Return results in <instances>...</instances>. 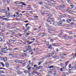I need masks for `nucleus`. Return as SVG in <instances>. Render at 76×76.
<instances>
[{
  "label": "nucleus",
  "mask_w": 76,
  "mask_h": 76,
  "mask_svg": "<svg viewBox=\"0 0 76 76\" xmlns=\"http://www.w3.org/2000/svg\"><path fill=\"white\" fill-rule=\"evenodd\" d=\"M69 75V73L67 72H64L63 73V75Z\"/></svg>",
  "instance_id": "obj_14"
},
{
  "label": "nucleus",
  "mask_w": 76,
  "mask_h": 76,
  "mask_svg": "<svg viewBox=\"0 0 76 76\" xmlns=\"http://www.w3.org/2000/svg\"><path fill=\"white\" fill-rule=\"evenodd\" d=\"M24 32L25 34H26V33H27V30L26 29L25 30Z\"/></svg>",
  "instance_id": "obj_56"
},
{
  "label": "nucleus",
  "mask_w": 76,
  "mask_h": 76,
  "mask_svg": "<svg viewBox=\"0 0 76 76\" xmlns=\"http://www.w3.org/2000/svg\"><path fill=\"white\" fill-rule=\"evenodd\" d=\"M21 16H22V14H20L18 15V17H21Z\"/></svg>",
  "instance_id": "obj_53"
},
{
  "label": "nucleus",
  "mask_w": 76,
  "mask_h": 76,
  "mask_svg": "<svg viewBox=\"0 0 76 76\" xmlns=\"http://www.w3.org/2000/svg\"><path fill=\"white\" fill-rule=\"evenodd\" d=\"M5 10H6L5 9H1V11L2 12H5Z\"/></svg>",
  "instance_id": "obj_54"
},
{
  "label": "nucleus",
  "mask_w": 76,
  "mask_h": 76,
  "mask_svg": "<svg viewBox=\"0 0 76 76\" xmlns=\"http://www.w3.org/2000/svg\"><path fill=\"white\" fill-rule=\"evenodd\" d=\"M66 21H67V22L68 23H70V22H71V20L69 19L66 20Z\"/></svg>",
  "instance_id": "obj_21"
},
{
  "label": "nucleus",
  "mask_w": 76,
  "mask_h": 76,
  "mask_svg": "<svg viewBox=\"0 0 76 76\" xmlns=\"http://www.w3.org/2000/svg\"><path fill=\"white\" fill-rule=\"evenodd\" d=\"M28 48L29 50L31 49V46L30 45H28Z\"/></svg>",
  "instance_id": "obj_42"
},
{
  "label": "nucleus",
  "mask_w": 76,
  "mask_h": 76,
  "mask_svg": "<svg viewBox=\"0 0 76 76\" xmlns=\"http://www.w3.org/2000/svg\"><path fill=\"white\" fill-rule=\"evenodd\" d=\"M15 4H21V1H17L15 2Z\"/></svg>",
  "instance_id": "obj_6"
},
{
  "label": "nucleus",
  "mask_w": 76,
  "mask_h": 76,
  "mask_svg": "<svg viewBox=\"0 0 76 76\" xmlns=\"http://www.w3.org/2000/svg\"><path fill=\"white\" fill-rule=\"evenodd\" d=\"M44 14H46V16H50V13H47V12L46 11H44Z\"/></svg>",
  "instance_id": "obj_8"
},
{
  "label": "nucleus",
  "mask_w": 76,
  "mask_h": 76,
  "mask_svg": "<svg viewBox=\"0 0 76 76\" xmlns=\"http://www.w3.org/2000/svg\"><path fill=\"white\" fill-rule=\"evenodd\" d=\"M63 21L62 20H60L58 22V26H61V25H62V23H63Z\"/></svg>",
  "instance_id": "obj_5"
},
{
  "label": "nucleus",
  "mask_w": 76,
  "mask_h": 76,
  "mask_svg": "<svg viewBox=\"0 0 76 76\" xmlns=\"http://www.w3.org/2000/svg\"><path fill=\"white\" fill-rule=\"evenodd\" d=\"M52 47H52V45H49L48 48H49V49H51Z\"/></svg>",
  "instance_id": "obj_20"
},
{
  "label": "nucleus",
  "mask_w": 76,
  "mask_h": 76,
  "mask_svg": "<svg viewBox=\"0 0 76 76\" xmlns=\"http://www.w3.org/2000/svg\"><path fill=\"white\" fill-rule=\"evenodd\" d=\"M34 42V41L30 42H29V41H28L27 42V43H28V45H30L32 44V43H33Z\"/></svg>",
  "instance_id": "obj_12"
},
{
  "label": "nucleus",
  "mask_w": 76,
  "mask_h": 76,
  "mask_svg": "<svg viewBox=\"0 0 76 76\" xmlns=\"http://www.w3.org/2000/svg\"><path fill=\"white\" fill-rule=\"evenodd\" d=\"M20 61L16 59L15 61V63H19V62Z\"/></svg>",
  "instance_id": "obj_27"
},
{
  "label": "nucleus",
  "mask_w": 76,
  "mask_h": 76,
  "mask_svg": "<svg viewBox=\"0 0 76 76\" xmlns=\"http://www.w3.org/2000/svg\"><path fill=\"white\" fill-rule=\"evenodd\" d=\"M30 34H31V32H30V31H28L27 33V34L25 35L26 37H28V35H30Z\"/></svg>",
  "instance_id": "obj_11"
},
{
  "label": "nucleus",
  "mask_w": 76,
  "mask_h": 76,
  "mask_svg": "<svg viewBox=\"0 0 76 76\" xmlns=\"http://www.w3.org/2000/svg\"><path fill=\"white\" fill-rule=\"evenodd\" d=\"M21 4H23V6H27V5H26V4H25V3L24 2H21Z\"/></svg>",
  "instance_id": "obj_28"
},
{
  "label": "nucleus",
  "mask_w": 76,
  "mask_h": 76,
  "mask_svg": "<svg viewBox=\"0 0 76 76\" xmlns=\"http://www.w3.org/2000/svg\"><path fill=\"white\" fill-rule=\"evenodd\" d=\"M69 61H67L66 62H65V64H66L65 67H66L67 66V65L68 64V63H69Z\"/></svg>",
  "instance_id": "obj_26"
},
{
  "label": "nucleus",
  "mask_w": 76,
  "mask_h": 76,
  "mask_svg": "<svg viewBox=\"0 0 76 76\" xmlns=\"http://www.w3.org/2000/svg\"><path fill=\"white\" fill-rule=\"evenodd\" d=\"M16 17H19V13L18 12H16Z\"/></svg>",
  "instance_id": "obj_32"
},
{
  "label": "nucleus",
  "mask_w": 76,
  "mask_h": 76,
  "mask_svg": "<svg viewBox=\"0 0 76 76\" xmlns=\"http://www.w3.org/2000/svg\"><path fill=\"white\" fill-rule=\"evenodd\" d=\"M54 52H53L52 53H50V55H54Z\"/></svg>",
  "instance_id": "obj_52"
},
{
  "label": "nucleus",
  "mask_w": 76,
  "mask_h": 76,
  "mask_svg": "<svg viewBox=\"0 0 76 76\" xmlns=\"http://www.w3.org/2000/svg\"><path fill=\"white\" fill-rule=\"evenodd\" d=\"M16 74L15 73L12 75V76H16Z\"/></svg>",
  "instance_id": "obj_63"
},
{
  "label": "nucleus",
  "mask_w": 76,
  "mask_h": 76,
  "mask_svg": "<svg viewBox=\"0 0 76 76\" xmlns=\"http://www.w3.org/2000/svg\"><path fill=\"white\" fill-rule=\"evenodd\" d=\"M7 47L5 46L3 48H1V50L2 52H4L5 51H7Z\"/></svg>",
  "instance_id": "obj_3"
},
{
  "label": "nucleus",
  "mask_w": 76,
  "mask_h": 76,
  "mask_svg": "<svg viewBox=\"0 0 76 76\" xmlns=\"http://www.w3.org/2000/svg\"><path fill=\"white\" fill-rule=\"evenodd\" d=\"M18 43L19 44H21V45H22V44H26V42L23 41V42L21 43H20V42H18Z\"/></svg>",
  "instance_id": "obj_17"
},
{
  "label": "nucleus",
  "mask_w": 76,
  "mask_h": 76,
  "mask_svg": "<svg viewBox=\"0 0 76 76\" xmlns=\"http://www.w3.org/2000/svg\"><path fill=\"white\" fill-rule=\"evenodd\" d=\"M39 35H45V33H39Z\"/></svg>",
  "instance_id": "obj_22"
},
{
  "label": "nucleus",
  "mask_w": 76,
  "mask_h": 76,
  "mask_svg": "<svg viewBox=\"0 0 76 76\" xmlns=\"http://www.w3.org/2000/svg\"><path fill=\"white\" fill-rule=\"evenodd\" d=\"M7 44L8 47H10V43H9V42H7Z\"/></svg>",
  "instance_id": "obj_38"
},
{
  "label": "nucleus",
  "mask_w": 76,
  "mask_h": 76,
  "mask_svg": "<svg viewBox=\"0 0 76 76\" xmlns=\"http://www.w3.org/2000/svg\"><path fill=\"white\" fill-rule=\"evenodd\" d=\"M26 51H29V48H28V47H25Z\"/></svg>",
  "instance_id": "obj_15"
},
{
  "label": "nucleus",
  "mask_w": 76,
  "mask_h": 76,
  "mask_svg": "<svg viewBox=\"0 0 76 76\" xmlns=\"http://www.w3.org/2000/svg\"><path fill=\"white\" fill-rule=\"evenodd\" d=\"M7 28H9L10 27V25L8 24L7 25Z\"/></svg>",
  "instance_id": "obj_43"
},
{
  "label": "nucleus",
  "mask_w": 76,
  "mask_h": 76,
  "mask_svg": "<svg viewBox=\"0 0 76 76\" xmlns=\"http://www.w3.org/2000/svg\"><path fill=\"white\" fill-rule=\"evenodd\" d=\"M45 25H46V27H48V28H49V25H48V24L47 23H46Z\"/></svg>",
  "instance_id": "obj_44"
},
{
  "label": "nucleus",
  "mask_w": 76,
  "mask_h": 76,
  "mask_svg": "<svg viewBox=\"0 0 76 76\" xmlns=\"http://www.w3.org/2000/svg\"><path fill=\"white\" fill-rule=\"evenodd\" d=\"M71 25H75V24L73 22H71L70 23Z\"/></svg>",
  "instance_id": "obj_34"
},
{
  "label": "nucleus",
  "mask_w": 76,
  "mask_h": 76,
  "mask_svg": "<svg viewBox=\"0 0 76 76\" xmlns=\"http://www.w3.org/2000/svg\"><path fill=\"white\" fill-rule=\"evenodd\" d=\"M31 65H32V62L30 64H29L27 66L26 68H28L30 66H31Z\"/></svg>",
  "instance_id": "obj_13"
},
{
  "label": "nucleus",
  "mask_w": 76,
  "mask_h": 76,
  "mask_svg": "<svg viewBox=\"0 0 76 76\" xmlns=\"http://www.w3.org/2000/svg\"><path fill=\"white\" fill-rule=\"evenodd\" d=\"M42 68V66H39L38 67H36V69L37 70V69H41V68Z\"/></svg>",
  "instance_id": "obj_9"
},
{
  "label": "nucleus",
  "mask_w": 76,
  "mask_h": 76,
  "mask_svg": "<svg viewBox=\"0 0 76 76\" xmlns=\"http://www.w3.org/2000/svg\"><path fill=\"white\" fill-rule=\"evenodd\" d=\"M7 52H5L4 53H9V51L10 52V53H13V50L10 48H7Z\"/></svg>",
  "instance_id": "obj_1"
},
{
  "label": "nucleus",
  "mask_w": 76,
  "mask_h": 76,
  "mask_svg": "<svg viewBox=\"0 0 76 76\" xmlns=\"http://www.w3.org/2000/svg\"><path fill=\"white\" fill-rule=\"evenodd\" d=\"M32 35H36V33L35 32H34L32 34Z\"/></svg>",
  "instance_id": "obj_64"
},
{
  "label": "nucleus",
  "mask_w": 76,
  "mask_h": 76,
  "mask_svg": "<svg viewBox=\"0 0 76 76\" xmlns=\"http://www.w3.org/2000/svg\"><path fill=\"white\" fill-rule=\"evenodd\" d=\"M54 21V19L53 18H51L50 20L49 19H47V22L48 24H51V22H53Z\"/></svg>",
  "instance_id": "obj_2"
},
{
  "label": "nucleus",
  "mask_w": 76,
  "mask_h": 76,
  "mask_svg": "<svg viewBox=\"0 0 76 76\" xmlns=\"http://www.w3.org/2000/svg\"><path fill=\"white\" fill-rule=\"evenodd\" d=\"M19 48H14L13 49V50H18V49Z\"/></svg>",
  "instance_id": "obj_45"
},
{
  "label": "nucleus",
  "mask_w": 76,
  "mask_h": 76,
  "mask_svg": "<svg viewBox=\"0 0 76 76\" xmlns=\"http://www.w3.org/2000/svg\"><path fill=\"white\" fill-rule=\"evenodd\" d=\"M0 66H1V67L2 66L3 67H4V64L3 63L0 62Z\"/></svg>",
  "instance_id": "obj_7"
},
{
  "label": "nucleus",
  "mask_w": 76,
  "mask_h": 76,
  "mask_svg": "<svg viewBox=\"0 0 76 76\" xmlns=\"http://www.w3.org/2000/svg\"><path fill=\"white\" fill-rule=\"evenodd\" d=\"M63 37H64V38H67V35L66 34H64L63 35Z\"/></svg>",
  "instance_id": "obj_33"
},
{
  "label": "nucleus",
  "mask_w": 76,
  "mask_h": 76,
  "mask_svg": "<svg viewBox=\"0 0 76 76\" xmlns=\"http://www.w3.org/2000/svg\"><path fill=\"white\" fill-rule=\"evenodd\" d=\"M69 69H70V68H72V64H70L69 65Z\"/></svg>",
  "instance_id": "obj_31"
},
{
  "label": "nucleus",
  "mask_w": 76,
  "mask_h": 76,
  "mask_svg": "<svg viewBox=\"0 0 76 76\" xmlns=\"http://www.w3.org/2000/svg\"><path fill=\"white\" fill-rule=\"evenodd\" d=\"M28 70H25L24 71V72L25 73H28Z\"/></svg>",
  "instance_id": "obj_35"
},
{
  "label": "nucleus",
  "mask_w": 76,
  "mask_h": 76,
  "mask_svg": "<svg viewBox=\"0 0 76 76\" xmlns=\"http://www.w3.org/2000/svg\"><path fill=\"white\" fill-rule=\"evenodd\" d=\"M35 71L34 70L33 71V72H32L31 73V74H32V75H35Z\"/></svg>",
  "instance_id": "obj_37"
},
{
  "label": "nucleus",
  "mask_w": 76,
  "mask_h": 76,
  "mask_svg": "<svg viewBox=\"0 0 76 76\" xmlns=\"http://www.w3.org/2000/svg\"><path fill=\"white\" fill-rule=\"evenodd\" d=\"M69 6L72 7H71V9H73V10H75V8L76 7L73 6V4H71L69 5Z\"/></svg>",
  "instance_id": "obj_4"
},
{
  "label": "nucleus",
  "mask_w": 76,
  "mask_h": 76,
  "mask_svg": "<svg viewBox=\"0 0 76 76\" xmlns=\"http://www.w3.org/2000/svg\"><path fill=\"white\" fill-rule=\"evenodd\" d=\"M17 73H19L20 75L21 74H22V72L20 71H18L17 72Z\"/></svg>",
  "instance_id": "obj_29"
},
{
  "label": "nucleus",
  "mask_w": 76,
  "mask_h": 76,
  "mask_svg": "<svg viewBox=\"0 0 76 76\" xmlns=\"http://www.w3.org/2000/svg\"><path fill=\"white\" fill-rule=\"evenodd\" d=\"M6 67H9V64H6Z\"/></svg>",
  "instance_id": "obj_36"
},
{
  "label": "nucleus",
  "mask_w": 76,
  "mask_h": 76,
  "mask_svg": "<svg viewBox=\"0 0 76 76\" xmlns=\"http://www.w3.org/2000/svg\"><path fill=\"white\" fill-rule=\"evenodd\" d=\"M3 59H4V61H6L7 60V58H4Z\"/></svg>",
  "instance_id": "obj_30"
},
{
  "label": "nucleus",
  "mask_w": 76,
  "mask_h": 76,
  "mask_svg": "<svg viewBox=\"0 0 76 76\" xmlns=\"http://www.w3.org/2000/svg\"><path fill=\"white\" fill-rule=\"evenodd\" d=\"M27 9H28V10H29V9H31V6L30 5H27Z\"/></svg>",
  "instance_id": "obj_10"
},
{
  "label": "nucleus",
  "mask_w": 76,
  "mask_h": 76,
  "mask_svg": "<svg viewBox=\"0 0 76 76\" xmlns=\"http://www.w3.org/2000/svg\"><path fill=\"white\" fill-rule=\"evenodd\" d=\"M54 66L53 65H52L49 66V69H51V68H52V69H54Z\"/></svg>",
  "instance_id": "obj_24"
},
{
  "label": "nucleus",
  "mask_w": 76,
  "mask_h": 76,
  "mask_svg": "<svg viewBox=\"0 0 76 76\" xmlns=\"http://www.w3.org/2000/svg\"><path fill=\"white\" fill-rule=\"evenodd\" d=\"M18 41L19 42H23V41L20 39H18Z\"/></svg>",
  "instance_id": "obj_51"
},
{
  "label": "nucleus",
  "mask_w": 76,
  "mask_h": 76,
  "mask_svg": "<svg viewBox=\"0 0 76 76\" xmlns=\"http://www.w3.org/2000/svg\"><path fill=\"white\" fill-rule=\"evenodd\" d=\"M41 13L42 15H44V11L43 10H41Z\"/></svg>",
  "instance_id": "obj_18"
},
{
  "label": "nucleus",
  "mask_w": 76,
  "mask_h": 76,
  "mask_svg": "<svg viewBox=\"0 0 76 76\" xmlns=\"http://www.w3.org/2000/svg\"><path fill=\"white\" fill-rule=\"evenodd\" d=\"M60 70L61 72H63L64 71L63 70V68H60Z\"/></svg>",
  "instance_id": "obj_58"
},
{
  "label": "nucleus",
  "mask_w": 76,
  "mask_h": 76,
  "mask_svg": "<svg viewBox=\"0 0 76 76\" xmlns=\"http://www.w3.org/2000/svg\"><path fill=\"white\" fill-rule=\"evenodd\" d=\"M10 17V13H8V15H7V18H9Z\"/></svg>",
  "instance_id": "obj_25"
},
{
  "label": "nucleus",
  "mask_w": 76,
  "mask_h": 76,
  "mask_svg": "<svg viewBox=\"0 0 76 76\" xmlns=\"http://www.w3.org/2000/svg\"><path fill=\"white\" fill-rule=\"evenodd\" d=\"M4 41V39H1V38H0V41Z\"/></svg>",
  "instance_id": "obj_47"
},
{
  "label": "nucleus",
  "mask_w": 76,
  "mask_h": 76,
  "mask_svg": "<svg viewBox=\"0 0 76 76\" xmlns=\"http://www.w3.org/2000/svg\"><path fill=\"white\" fill-rule=\"evenodd\" d=\"M59 65H60V66H61V67H63V64H62V63H61L60 64H59Z\"/></svg>",
  "instance_id": "obj_55"
},
{
  "label": "nucleus",
  "mask_w": 76,
  "mask_h": 76,
  "mask_svg": "<svg viewBox=\"0 0 76 76\" xmlns=\"http://www.w3.org/2000/svg\"><path fill=\"white\" fill-rule=\"evenodd\" d=\"M61 8H62V7H66V5H64L63 4H61L60 5Z\"/></svg>",
  "instance_id": "obj_19"
},
{
  "label": "nucleus",
  "mask_w": 76,
  "mask_h": 76,
  "mask_svg": "<svg viewBox=\"0 0 76 76\" xmlns=\"http://www.w3.org/2000/svg\"><path fill=\"white\" fill-rule=\"evenodd\" d=\"M13 44H18L19 43V42H15V40H13Z\"/></svg>",
  "instance_id": "obj_16"
},
{
  "label": "nucleus",
  "mask_w": 76,
  "mask_h": 76,
  "mask_svg": "<svg viewBox=\"0 0 76 76\" xmlns=\"http://www.w3.org/2000/svg\"><path fill=\"white\" fill-rule=\"evenodd\" d=\"M45 4L46 5H47V6H51V3L50 4L49 3H45Z\"/></svg>",
  "instance_id": "obj_23"
},
{
  "label": "nucleus",
  "mask_w": 76,
  "mask_h": 76,
  "mask_svg": "<svg viewBox=\"0 0 76 76\" xmlns=\"http://www.w3.org/2000/svg\"><path fill=\"white\" fill-rule=\"evenodd\" d=\"M49 73L51 75H52V74H53V72L52 71H50L49 72Z\"/></svg>",
  "instance_id": "obj_57"
},
{
  "label": "nucleus",
  "mask_w": 76,
  "mask_h": 76,
  "mask_svg": "<svg viewBox=\"0 0 76 76\" xmlns=\"http://www.w3.org/2000/svg\"><path fill=\"white\" fill-rule=\"evenodd\" d=\"M28 68V69H27V70H29L31 69V67H29V66H28V68Z\"/></svg>",
  "instance_id": "obj_50"
},
{
  "label": "nucleus",
  "mask_w": 76,
  "mask_h": 76,
  "mask_svg": "<svg viewBox=\"0 0 76 76\" xmlns=\"http://www.w3.org/2000/svg\"><path fill=\"white\" fill-rule=\"evenodd\" d=\"M1 73H4V72L3 71H0Z\"/></svg>",
  "instance_id": "obj_49"
},
{
  "label": "nucleus",
  "mask_w": 76,
  "mask_h": 76,
  "mask_svg": "<svg viewBox=\"0 0 76 76\" xmlns=\"http://www.w3.org/2000/svg\"><path fill=\"white\" fill-rule=\"evenodd\" d=\"M24 56H28V55L26 53H23Z\"/></svg>",
  "instance_id": "obj_60"
},
{
  "label": "nucleus",
  "mask_w": 76,
  "mask_h": 76,
  "mask_svg": "<svg viewBox=\"0 0 76 76\" xmlns=\"http://www.w3.org/2000/svg\"><path fill=\"white\" fill-rule=\"evenodd\" d=\"M62 25L64 26H67V24H66L65 23H64Z\"/></svg>",
  "instance_id": "obj_46"
},
{
  "label": "nucleus",
  "mask_w": 76,
  "mask_h": 76,
  "mask_svg": "<svg viewBox=\"0 0 76 76\" xmlns=\"http://www.w3.org/2000/svg\"><path fill=\"white\" fill-rule=\"evenodd\" d=\"M67 2L69 4H71V2H70V0H68Z\"/></svg>",
  "instance_id": "obj_41"
},
{
  "label": "nucleus",
  "mask_w": 76,
  "mask_h": 76,
  "mask_svg": "<svg viewBox=\"0 0 76 76\" xmlns=\"http://www.w3.org/2000/svg\"><path fill=\"white\" fill-rule=\"evenodd\" d=\"M50 15L49 14V15L48 16H49L48 17V18L49 19H50V20L52 18H51V17H50Z\"/></svg>",
  "instance_id": "obj_48"
},
{
  "label": "nucleus",
  "mask_w": 76,
  "mask_h": 76,
  "mask_svg": "<svg viewBox=\"0 0 76 76\" xmlns=\"http://www.w3.org/2000/svg\"><path fill=\"white\" fill-rule=\"evenodd\" d=\"M45 8H46V9H49V8H50L49 7L46 6H45Z\"/></svg>",
  "instance_id": "obj_39"
},
{
  "label": "nucleus",
  "mask_w": 76,
  "mask_h": 76,
  "mask_svg": "<svg viewBox=\"0 0 76 76\" xmlns=\"http://www.w3.org/2000/svg\"><path fill=\"white\" fill-rule=\"evenodd\" d=\"M46 68H47V69H50V65H48L46 66Z\"/></svg>",
  "instance_id": "obj_59"
},
{
  "label": "nucleus",
  "mask_w": 76,
  "mask_h": 76,
  "mask_svg": "<svg viewBox=\"0 0 76 76\" xmlns=\"http://www.w3.org/2000/svg\"><path fill=\"white\" fill-rule=\"evenodd\" d=\"M60 57L61 59H64L65 58V57L64 56H61Z\"/></svg>",
  "instance_id": "obj_40"
},
{
  "label": "nucleus",
  "mask_w": 76,
  "mask_h": 76,
  "mask_svg": "<svg viewBox=\"0 0 76 76\" xmlns=\"http://www.w3.org/2000/svg\"><path fill=\"white\" fill-rule=\"evenodd\" d=\"M72 38V37L71 36H69L68 37V38L69 39H71Z\"/></svg>",
  "instance_id": "obj_62"
},
{
  "label": "nucleus",
  "mask_w": 76,
  "mask_h": 76,
  "mask_svg": "<svg viewBox=\"0 0 76 76\" xmlns=\"http://www.w3.org/2000/svg\"><path fill=\"white\" fill-rule=\"evenodd\" d=\"M51 6H52V5L53 6H55V5H56V4H55V3H51Z\"/></svg>",
  "instance_id": "obj_61"
}]
</instances>
